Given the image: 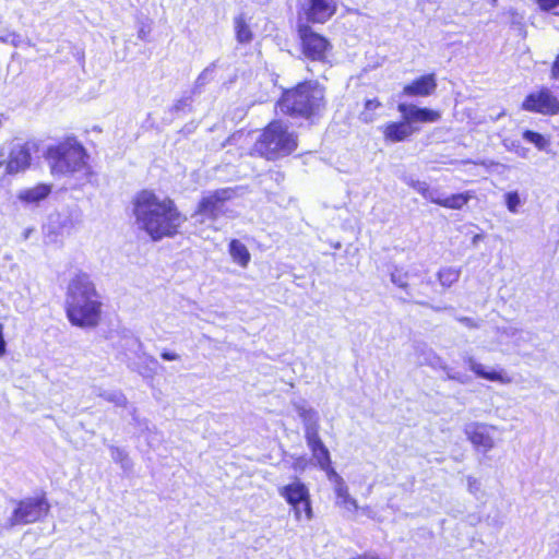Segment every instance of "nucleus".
Returning <instances> with one entry per match:
<instances>
[{"label": "nucleus", "mask_w": 559, "mask_h": 559, "mask_svg": "<svg viewBox=\"0 0 559 559\" xmlns=\"http://www.w3.org/2000/svg\"><path fill=\"white\" fill-rule=\"evenodd\" d=\"M133 214L138 226L153 240L175 236L186 221L171 199L147 190L135 197Z\"/></svg>", "instance_id": "1"}, {"label": "nucleus", "mask_w": 559, "mask_h": 559, "mask_svg": "<svg viewBox=\"0 0 559 559\" xmlns=\"http://www.w3.org/2000/svg\"><path fill=\"white\" fill-rule=\"evenodd\" d=\"M102 302L94 284L86 274H79L69 284L67 316L80 328H94L98 324Z\"/></svg>", "instance_id": "2"}, {"label": "nucleus", "mask_w": 559, "mask_h": 559, "mask_svg": "<svg viewBox=\"0 0 559 559\" xmlns=\"http://www.w3.org/2000/svg\"><path fill=\"white\" fill-rule=\"evenodd\" d=\"M46 158L55 176L87 173L85 148L75 138H67L55 145H50Z\"/></svg>", "instance_id": "3"}, {"label": "nucleus", "mask_w": 559, "mask_h": 559, "mask_svg": "<svg viewBox=\"0 0 559 559\" xmlns=\"http://www.w3.org/2000/svg\"><path fill=\"white\" fill-rule=\"evenodd\" d=\"M323 99V88L318 83L306 82L285 92L278 102V108L283 114L309 118L321 110Z\"/></svg>", "instance_id": "4"}, {"label": "nucleus", "mask_w": 559, "mask_h": 559, "mask_svg": "<svg viewBox=\"0 0 559 559\" xmlns=\"http://www.w3.org/2000/svg\"><path fill=\"white\" fill-rule=\"evenodd\" d=\"M296 147V135L281 121L271 122L254 144V151L267 159L288 155Z\"/></svg>", "instance_id": "5"}, {"label": "nucleus", "mask_w": 559, "mask_h": 559, "mask_svg": "<svg viewBox=\"0 0 559 559\" xmlns=\"http://www.w3.org/2000/svg\"><path fill=\"white\" fill-rule=\"evenodd\" d=\"M231 188L218 189L205 194L198 204L193 218L198 223L205 219L215 221L221 216H231L233 211L226 207V202L235 197Z\"/></svg>", "instance_id": "6"}, {"label": "nucleus", "mask_w": 559, "mask_h": 559, "mask_svg": "<svg viewBox=\"0 0 559 559\" xmlns=\"http://www.w3.org/2000/svg\"><path fill=\"white\" fill-rule=\"evenodd\" d=\"M48 510L49 504L45 498H26L17 503L4 526L13 527L34 523L46 515Z\"/></svg>", "instance_id": "7"}, {"label": "nucleus", "mask_w": 559, "mask_h": 559, "mask_svg": "<svg viewBox=\"0 0 559 559\" xmlns=\"http://www.w3.org/2000/svg\"><path fill=\"white\" fill-rule=\"evenodd\" d=\"M302 53L313 61H324L331 49V44L322 35L314 33L309 25L298 27Z\"/></svg>", "instance_id": "8"}, {"label": "nucleus", "mask_w": 559, "mask_h": 559, "mask_svg": "<svg viewBox=\"0 0 559 559\" xmlns=\"http://www.w3.org/2000/svg\"><path fill=\"white\" fill-rule=\"evenodd\" d=\"M415 362L419 366H429L433 369H441L444 371L447 379L457 381L462 384L468 381L466 374L454 371L450 368L441 357H439L429 346L424 343H416L414 345Z\"/></svg>", "instance_id": "9"}, {"label": "nucleus", "mask_w": 559, "mask_h": 559, "mask_svg": "<svg viewBox=\"0 0 559 559\" xmlns=\"http://www.w3.org/2000/svg\"><path fill=\"white\" fill-rule=\"evenodd\" d=\"M35 148L36 144L31 141L14 142L5 160V173L8 175H16L28 169L32 162V151Z\"/></svg>", "instance_id": "10"}, {"label": "nucleus", "mask_w": 559, "mask_h": 559, "mask_svg": "<svg viewBox=\"0 0 559 559\" xmlns=\"http://www.w3.org/2000/svg\"><path fill=\"white\" fill-rule=\"evenodd\" d=\"M523 108L543 115H556L559 112V100L549 90L543 88L530 94L523 102Z\"/></svg>", "instance_id": "11"}, {"label": "nucleus", "mask_w": 559, "mask_h": 559, "mask_svg": "<svg viewBox=\"0 0 559 559\" xmlns=\"http://www.w3.org/2000/svg\"><path fill=\"white\" fill-rule=\"evenodd\" d=\"M278 493L290 506L302 503L305 511V519L310 521L313 516L310 503V493L305 484L296 480L289 485L278 488Z\"/></svg>", "instance_id": "12"}, {"label": "nucleus", "mask_w": 559, "mask_h": 559, "mask_svg": "<svg viewBox=\"0 0 559 559\" xmlns=\"http://www.w3.org/2000/svg\"><path fill=\"white\" fill-rule=\"evenodd\" d=\"M496 431L497 427L479 423H472L465 428V433L468 440L474 447L481 450L484 453L493 449V435Z\"/></svg>", "instance_id": "13"}, {"label": "nucleus", "mask_w": 559, "mask_h": 559, "mask_svg": "<svg viewBox=\"0 0 559 559\" xmlns=\"http://www.w3.org/2000/svg\"><path fill=\"white\" fill-rule=\"evenodd\" d=\"M295 408L302 419L305 425V438L307 441L308 448L318 445L322 443V440L319 436V415L318 413L308 407L305 403H296Z\"/></svg>", "instance_id": "14"}, {"label": "nucleus", "mask_w": 559, "mask_h": 559, "mask_svg": "<svg viewBox=\"0 0 559 559\" xmlns=\"http://www.w3.org/2000/svg\"><path fill=\"white\" fill-rule=\"evenodd\" d=\"M397 110L402 115V118L409 126L414 127L415 123H431L440 120L441 115L437 110L429 108H420L414 104L401 103L397 106Z\"/></svg>", "instance_id": "15"}, {"label": "nucleus", "mask_w": 559, "mask_h": 559, "mask_svg": "<svg viewBox=\"0 0 559 559\" xmlns=\"http://www.w3.org/2000/svg\"><path fill=\"white\" fill-rule=\"evenodd\" d=\"M329 479L333 483V489L336 497V506L350 514H355L358 511L359 506L357 500L350 496L348 487L343 477L340 476L335 469H331L329 473Z\"/></svg>", "instance_id": "16"}, {"label": "nucleus", "mask_w": 559, "mask_h": 559, "mask_svg": "<svg viewBox=\"0 0 559 559\" xmlns=\"http://www.w3.org/2000/svg\"><path fill=\"white\" fill-rule=\"evenodd\" d=\"M304 11L307 20L312 23H324L336 11L335 0H305Z\"/></svg>", "instance_id": "17"}, {"label": "nucleus", "mask_w": 559, "mask_h": 559, "mask_svg": "<svg viewBox=\"0 0 559 559\" xmlns=\"http://www.w3.org/2000/svg\"><path fill=\"white\" fill-rule=\"evenodd\" d=\"M464 362L468 366L469 370L478 378L499 382L502 384L511 383L512 379L503 370L488 369L485 365L480 364L474 356L464 357Z\"/></svg>", "instance_id": "18"}, {"label": "nucleus", "mask_w": 559, "mask_h": 559, "mask_svg": "<svg viewBox=\"0 0 559 559\" xmlns=\"http://www.w3.org/2000/svg\"><path fill=\"white\" fill-rule=\"evenodd\" d=\"M437 81L435 74L423 75L403 88V95L411 97H427L435 93Z\"/></svg>", "instance_id": "19"}, {"label": "nucleus", "mask_w": 559, "mask_h": 559, "mask_svg": "<svg viewBox=\"0 0 559 559\" xmlns=\"http://www.w3.org/2000/svg\"><path fill=\"white\" fill-rule=\"evenodd\" d=\"M417 131V128L409 126V123L403 120L388 123L383 129V134L391 142H401Z\"/></svg>", "instance_id": "20"}, {"label": "nucleus", "mask_w": 559, "mask_h": 559, "mask_svg": "<svg viewBox=\"0 0 559 559\" xmlns=\"http://www.w3.org/2000/svg\"><path fill=\"white\" fill-rule=\"evenodd\" d=\"M51 192V187L48 185H37L33 188L24 189L19 192V200L25 203H37L46 199Z\"/></svg>", "instance_id": "21"}, {"label": "nucleus", "mask_w": 559, "mask_h": 559, "mask_svg": "<svg viewBox=\"0 0 559 559\" xmlns=\"http://www.w3.org/2000/svg\"><path fill=\"white\" fill-rule=\"evenodd\" d=\"M496 334L497 344L499 346H509L511 344L518 346L522 333L518 328L513 325H507L502 328H497Z\"/></svg>", "instance_id": "22"}, {"label": "nucleus", "mask_w": 559, "mask_h": 559, "mask_svg": "<svg viewBox=\"0 0 559 559\" xmlns=\"http://www.w3.org/2000/svg\"><path fill=\"white\" fill-rule=\"evenodd\" d=\"M471 198H472V194H469L467 192L452 194L450 197H442L441 193L438 191V194H437L433 203L441 205L443 207L460 210L468 202V200Z\"/></svg>", "instance_id": "23"}, {"label": "nucleus", "mask_w": 559, "mask_h": 559, "mask_svg": "<svg viewBox=\"0 0 559 559\" xmlns=\"http://www.w3.org/2000/svg\"><path fill=\"white\" fill-rule=\"evenodd\" d=\"M229 254L233 261L239 264L241 267H247L251 259L247 247L237 239L230 241Z\"/></svg>", "instance_id": "24"}, {"label": "nucleus", "mask_w": 559, "mask_h": 559, "mask_svg": "<svg viewBox=\"0 0 559 559\" xmlns=\"http://www.w3.org/2000/svg\"><path fill=\"white\" fill-rule=\"evenodd\" d=\"M312 452L313 459L317 461V464L320 466L321 469L326 472V475L329 476V473L331 469V457L328 448L322 443L309 448Z\"/></svg>", "instance_id": "25"}, {"label": "nucleus", "mask_w": 559, "mask_h": 559, "mask_svg": "<svg viewBox=\"0 0 559 559\" xmlns=\"http://www.w3.org/2000/svg\"><path fill=\"white\" fill-rule=\"evenodd\" d=\"M94 393L105 401L115 404L116 406L124 407L127 405V397L119 390H105L102 388H94Z\"/></svg>", "instance_id": "26"}, {"label": "nucleus", "mask_w": 559, "mask_h": 559, "mask_svg": "<svg viewBox=\"0 0 559 559\" xmlns=\"http://www.w3.org/2000/svg\"><path fill=\"white\" fill-rule=\"evenodd\" d=\"M405 182L415 191L420 193L425 199L432 203L435 202V199L438 194L437 189H431L425 181L415 180L413 178H405Z\"/></svg>", "instance_id": "27"}, {"label": "nucleus", "mask_w": 559, "mask_h": 559, "mask_svg": "<svg viewBox=\"0 0 559 559\" xmlns=\"http://www.w3.org/2000/svg\"><path fill=\"white\" fill-rule=\"evenodd\" d=\"M461 271L455 267H443L439 271L438 277L442 286L450 287L459 281Z\"/></svg>", "instance_id": "28"}, {"label": "nucleus", "mask_w": 559, "mask_h": 559, "mask_svg": "<svg viewBox=\"0 0 559 559\" xmlns=\"http://www.w3.org/2000/svg\"><path fill=\"white\" fill-rule=\"evenodd\" d=\"M504 202L510 213L518 214L525 202V198H522L518 191H509L504 194Z\"/></svg>", "instance_id": "29"}, {"label": "nucleus", "mask_w": 559, "mask_h": 559, "mask_svg": "<svg viewBox=\"0 0 559 559\" xmlns=\"http://www.w3.org/2000/svg\"><path fill=\"white\" fill-rule=\"evenodd\" d=\"M235 29L239 43H249L252 39V33L242 16L235 19Z\"/></svg>", "instance_id": "30"}, {"label": "nucleus", "mask_w": 559, "mask_h": 559, "mask_svg": "<svg viewBox=\"0 0 559 559\" xmlns=\"http://www.w3.org/2000/svg\"><path fill=\"white\" fill-rule=\"evenodd\" d=\"M381 107V103L378 99H368L365 103V108L360 112V119L366 122H372L376 119V110Z\"/></svg>", "instance_id": "31"}, {"label": "nucleus", "mask_w": 559, "mask_h": 559, "mask_svg": "<svg viewBox=\"0 0 559 559\" xmlns=\"http://www.w3.org/2000/svg\"><path fill=\"white\" fill-rule=\"evenodd\" d=\"M523 138L527 142L534 144L540 151L546 150L547 146L549 145V141L543 134L531 130L524 131Z\"/></svg>", "instance_id": "32"}, {"label": "nucleus", "mask_w": 559, "mask_h": 559, "mask_svg": "<svg viewBox=\"0 0 559 559\" xmlns=\"http://www.w3.org/2000/svg\"><path fill=\"white\" fill-rule=\"evenodd\" d=\"M110 454L111 459L116 463H119L124 471L130 469L132 467L131 460L129 459L128 453L123 449L111 447Z\"/></svg>", "instance_id": "33"}, {"label": "nucleus", "mask_w": 559, "mask_h": 559, "mask_svg": "<svg viewBox=\"0 0 559 559\" xmlns=\"http://www.w3.org/2000/svg\"><path fill=\"white\" fill-rule=\"evenodd\" d=\"M24 39L22 36L15 32H11L5 36L0 37V43L10 44L13 47H20L23 44Z\"/></svg>", "instance_id": "34"}, {"label": "nucleus", "mask_w": 559, "mask_h": 559, "mask_svg": "<svg viewBox=\"0 0 559 559\" xmlns=\"http://www.w3.org/2000/svg\"><path fill=\"white\" fill-rule=\"evenodd\" d=\"M537 2L543 10L559 14V0H537Z\"/></svg>", "instance_id": "35"}, {"label": "nucleus", "mask_w": 559, "mask_h": 559, "mask_svg": "<svg viewBox=\"0 0 559 559\" xmlns=\"http://www.w3.org/2000/svg\"><path fill=\"white\" fill-rule=\"evenodd\" d=\"M391 281L399 287H406L407 286V274H402L399 271L392 272L391 274Z\"/></svg>", "instance_id": "36"}, {"label": "nucleus", "mask_w": 559, "mask_h": 559, "mask_svg": "<svg viewBox=\"0 0 559 559\" xmlns=\"http://www.w3.org/2000/svg\"><path fill=\"white\" fill-rule=\"evenodd\" d=\"M212 71L210 69H205L197 79V86H202L206 83L211 75Z\"/></svg>", "instance_id": "37"}, {"label": "nucleus", "mask_w": 559, "mask_h": 559, "mask_svg": "<svg viewBox=\"0 0 559 559\" xmlns=\"http://www.w3.org/2000/svg\"><path fill=\"white\" fill-rule=\"evenodd\" d=\"M468 488L472 493H476L480 490V481L476 479L475 477L468 478Z\"/></svg>", "instance_id": "38"}, {"label": "nucleus", "mask_w": 559, "mask_h": 559, "mask_svg": "<svg viewBox=\"0 0 559 559\" xmlns=\"http://www.w3.org/2000/svg\"><path fill=\"white\" fill-rule=\"evenodd\" d=\"M295 519L297 521H301L302 516L305 515L304 506L302 503H296L295 506H292Z\"/></svg>", "instance_id": "39"}, {"label": "nucleus", "mask_w": 559, "mask_h": 559, "mask_svg": "<svg viewBox=\"0 0 559 559\" xmlns=\"http://www.w3.org/2000/svg\"><path fill=\"white\" fill-rule=\"evenodd\" d=\"M3 324L0 323V357H3L7 353V343L3 336Z\"/></svg>", "instance_id": "40"}, {"label": "nucleus", "mask_w": 559, "mask_h": 559, "mask_svg": "<svg viewBox=\"0 0 559 559\" xmlns=\"http://www.w3.org/2000/svg\"><path fill=\"white\" fill-rule=\"evenodd\" d=\"M162 358L165 360H178L180 358V356L176 353L163 352Z\"/></svg>", "instance_id": "41"}, {"label": "nucleus", "mask_w": 559, "mask_h": 559, "mask_svg": "<svg viewBox=\"0 0 559 559\" xmlns=\"http://www.w3.org/2000/svg\"><path fill=\"white\" fill-rule=\"evenodd\" d=\"M551 74L554 79H559V56L557 57L556 61L554 62Z\"/></svg>", "instance_id": "42"}, {"label": "nucleus", "mask_w": 559, "mask_h": 559, "mask_svg": "<svg viewBox=\"0 0 559 559\" xmlns=\"http://www.w3.org/2000/svg\"><path fill=\"white\" fill-rule=\"evenodd\" d=\"M514 151L520 157L525 158L527 156V148L525 147L516 145Z\"/></svg>", "instance_id": "43"}, {"label": "nucleus", "mask_w": 559, "mask_h": 559, "mask_svg": "<svg viewBox=\"0 0 559 559\" xmlns=\"http://www.w3.org/2000/svg\"><path fill=\"white\" fill-rule=\"evenodd\" d=\"M481 239V235L477 234L473 237L472 242L476 245Z\"/></svg>", "instance_id": "44"}, {"label": "nucleus", "mask_w": 559, "mask_h": 559, "mask_svg": "<svg viewBox=\"0 0 559 559\" xmlns=\"http://www.w3.org/2000/svg\"><path fill=\"white\" fill-rule=\"evenodd\" d=\"M145 359H146L148 362L153 364V365H156V364H157L156 359H155L154 357H152V356H145Z\"/></svg>", "instance_id": "45"}, {"label": "nucleus", "mask_w": 559, "mask_h": 559, "mask_svg": "<svg viewBox=\"0 0 559 559\" xmlns=\"http://www.w3.org/2000/svg\"><path fill=\"white\" fill-rule=\"evenodd\" d=\"M5 165V160L3 159V153L0 150V168Z\"/></svg>", "instance_id": "46"}, {"label": "nucleus", "mask_w": 559, "mask_h": 559, "mask_svg": "<svg viewBox=\"0 0 559 559\" xmlns=\"http://www.w3.org/2000/svg\"><path fill=\"white\" fill-rule=\"evenodd\" d=\"M462 321L467 323V322L472 321V319L464 318V319H462ZM471 326H472V328H477V325H476V324H473V322H471Z\"/></svg>", "instance_id": "47"}, {"label": "nucleus", "mask_w": 559, "mask_h": 559, "mask_svg": "<svg viewBox=\"0 0 559 559\" xmlns=\"http://www.w3.org/2000/svg\"><path fill=\"white\" fill-rule=\"evenodd\" d=\"M489 3L492 5V7H496L497 3H498V0H488Z\"/></svg>", "instance_id": "48"}, {"label": "nucleus", "mask_w": 559, "mask_h": 559, "mask_svg": "<svg viewBox=\"0 0 559 559\" xmlns=\"http://www.w3.org/2000/svg\"><path fill=\"white\" fill-rule=\"evenodd\" d=\"M23 44H26L29 47L34 46L33 43L29 39L24 40Z\"/></svg>", "instance_id": "49"}, {"label": "nucleus", "mask_w": 559, "mask_h": 559, "mask_svg": "<svg viewBox=\"0 0 559 559\" xmlns=\"http://www.w3.org/2000/svg\"><path fill=\"white\" fill-rule=\"evenodd\" d=\"M362 511H364L365 513H368V508H362Z\"/></svg>", "instance_id": "50"}, {"label": "nucleus", "mask_w": 559, "mask_h": 559, "mask_svg": "<svg viewBox=\"0 0 559 559\" xmlns=\"http://www.w3.org/2000/svg\"><path fill=\"white\" fill-rule=\"evenodd\" d=\"M145 35V32L140 31V36Z\"/></svg>", "instance_id": "51"}, {"label": "nucleus", "mask_w": 559, "mask_h": 559, "mask_svg": "<svg viewBox=\"0 0 559 559\" xmlns=\"http://www.w3.org/2000/svg\"><path fill=\"white\" fill-rule=\"evenodd\" d=\"M145 35V32L140 31V36Z\"/></svg>", "instance_id": "52"}]
</instances>
